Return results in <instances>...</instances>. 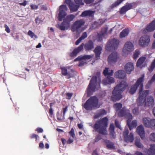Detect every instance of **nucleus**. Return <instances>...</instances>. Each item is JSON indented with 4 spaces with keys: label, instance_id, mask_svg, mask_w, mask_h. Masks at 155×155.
<instances>
[{
    "label": "nucleus",
    "instance_id": "473e14b6",
    "mask_svg": "<svg viewBox=\"0 0 155 155\" xmlns=\"http://www.w3.org/2000/svg\"><path fill=\"white\" fill-rule=\"evenodd\" d=\"M107 147L109 149L114 148V144L113 143L110 142L108 140H105Z\"/></svg>",
    "mask_w": 155,
    "mask_h": 155
},
{
    "label": "nucleus",
    "instance_id": "052dcab7",
    "mask_svg": "<svg viewBox=\"0 0 155 155\" xmlns=\"http://www.w3.org/2000/svg\"><path fill=\"white\" fill-rule=\"evenodd\" d=\"M44 144L42 143L41 142L39 144V147L40 148H44Z\"/></svg>",
    "mask_w": 155,
    "mask_h": 155
},
{
    "label": "nucleus",
    "instance_id": "393cba45",
    "mask_svg": "<svg viewBox=\"0 0 155 155\" xmlns=\"http://www.w3.org/2000/svg\"><path fill=\"white\" fill-rule=\"evenodd\" d=\"M155 30V20L153 21L149 25H147L144 31L147 30L150 32Z\"/></svg>",
    "mask_w": 155,
    "mask_h": 155
},
{
    "label": "nucleus",
    "instance_id": "6e6d98bb",
    "mask_svg": "<svg viewBox=\"0 0 155 155\" xmlns=\"http://www.w3.org/2000/svg\"><path fill=\"white\" fill-rule=\"evenodd\" d=\"M71 93H68L66 94L67 98L68 99H70L72 96Z\"/></svg>",
    "mask_w": 155,
    "mask_h": 155
},
{
    "label": "nucleus",
    "instance_id": "39448f33",
    "mask_svg": "<svg viewBox=\"0 0 155 155\" xmlns=\"http://www.w3.org/2000/svg\"><path fill=\"white\" fill-rule=\"evenodd\" d=\"M101 104H99L98 99L96 96L90 97L84 104V108L87 110H91L100 107Z\"/></svg>",
    "mask_w": 155,
    "mask_h": 155
},
{
    "label": "nucleus",
    "instance_id": "c756f323",
    "mask_svg": "<svg viewBox=\"0 0 155 155\" xmlns=\"http://www.w3.org/2000/svg\"><path fill=\"white\" fill-rule=\"evenodd\" d=\"M102 48L100 46H97L95 48L94 50V52H95L96 57L97 59L99 57V56L101 54V51L102 50Z\"/></svg>",
    "mask_w": 155,
    "mask_h": 155
},
{
    "label": "nucleus",
    "instance_id": "e2e57ef3",
    "mask_svg": "<svg viewBox=\"0 0 155 155\" xmlns=\"http://www.w3.org/2000/svg\"><path fill=\"white\" fill-rule=\"evenodd\" d=\"M78 127L79 129H82L83 127V125L82 124H78Z\"/></svg>",
    "mask_w": 155,
    "mask_h": 155
},
{
    "label": "nucleus",
    "instance_id": "c9c22d12",
    "mask_svg": "<svg viewBox=\"0 0 155 155\" xmlns=\"http://www.w3.org/2000/svg\"><path fill=\"white\" fill-rule=\"evenodd\" d=\"M28 34L31 38H33L34 39L37 38H38L37 36L31 30L29 31Z\"/></svg>",
    "mask_w": 155,
    "mask_h": 155
},
{
    "label": "nucleus",
    "instance_id": "5701e85b",
    "mask_svg": "<svg viewBox=\"0 0 155 155\" xmlns=\"http://www.w3.org/2000/svg\"><path fill=\"white\" fill-rule=\"evenodd\" d=\"M134 69L133 64L131 62H128L124 66V69L127 73L128 74H130Z\"/></svg>",
    "mask_w": 155,
    "mask_h": 155
},
{
    "label": "nucleus",
    "instance_id": "0e129e2a",
    "mask_svg": "<svg viewBox=\"0 0 155 155\" xmlns=\"http://www.w3.org/2000/svg\"><path fill=\"white\" fill-rule=\"evenodd\" d=\"M61 139L63 144L64 145L66 142V140L63 138H62Z\"/></svg>",
    "mask_w": 155,
    "mask_h": 155
},
{
    "label": "nucleus",
    "instance_id": "864d4df0",
    "mask_svg": "<svg viewBox=\"0 0 155 155\" xmlns=\"http://www.w3.org/2000/svg\"><path fill=\"white\" fill-rule=\"evenodd\" d=\"M73 138L70 137L67 141V143L70 144L72 143L74 141Z\"/></svg>",
    "mask_w": 155,
    "mask_h": 155
},
{
    "label": "nucleus",
    "instance_id": "1a4fd4ad",
    "mask_svg": "<svg viewBox=\"0 0 155 155\" xmlns=\"http://www.w3.org/2000/svg\"><path fill=\"white\" fill-rule=\"evenodd\" d=\"M113 71L107 68H106L104 71L103 73L105 76L108 75L107 77L103 81V84L104 85L110 84L114 82V78L110 76L113 74Z\"/></svg>",
    "mask_w": 155,
    "mask_h": 155
},
{
    "label": "nucleus",
    "instance_id": "e433bc0d",
    "mask_svg": "<svg viewBox=\"0 0 155 155\" xmlns=\"http://www.w3.org/2000/svg\"><path fill=\"white\" fill-rule=\"evenodd\" d=\"M57 119L59 120H62L64 119V116H62V113H60L59 112H57Z\"/></svg>",
    "mask_w": 155,
    "mask_h": 155
},
{
    "label": "nucleus",
    "instance_id": "4c0bfd02",
    "mask_svg": "<svg viewBox=\"0 0 155 155\" xmlns=\"http://www.w3.org/2000/svg\"><path fill=\"white\" fill-rule=\"evenodd\" d=\"M111 135L113 136L114 134V126L113 124H110L109 130Z\"/></svg>",
    "mask_w": 155,
    "mask_h": 155
},
{
    "label": "nucleus",
    "instance_id": "bb28decb",
    "mask_svg": "<svg viewBox=\"0 0 155 155\" xmlns=\"http://www.w3.org/2000/svg\"><path fill=\"white\" fill-rule=\"evenodd\" d=\"M146 58L145 57H142L140 58L137 61V66L140 68H142L143 67V64L145 61Z\"/></svg>",
    "mask_w": 155,
    "mask_h": 155
},
{
    "label": "nucleus",
    "instance_id": "a19ab883",
    "mask_svg": "<svg viewBox=\"0 0 155 155\" xmlns=\"http://www.w3.org/2000/svg\"><path fill=\"white\" fill-rule=\"evenodd\" d=\"M155 81V74L153 75V77L152 78L151 80L149 81L148 83L146 85V87L147 88H148L149 85L153 82Z\"/></svg>",
    "mask_w": 155,
    "mask_h": 155
},
{
    "label": "nucleus",
    "instance_id": "2eb2a0df",
    "mask_svg": "<svg viewBox=\"0 0 155 155\" xmlns=\"http://www.w3.org/2000/svg\"><path fill=\"white\" fill-rule=\"evenodd\" d=\"M150 41V39L149 36L144 35L141 37L138 41V44L140 46L145 47L147 46Z\"/></svg>",
    "mask_w": 155,
    "mask_h": 155
},
{
    "label": "nucleus",
    "instance_id": "a878e982",
    "mask_svg": "<svg viewBox=\"0 0 155 155\" xmlns=\"http://www.w3.org/2000/svg\"><path fill=\"white\" fill-rule=\"evenodd\" d=\"M148 155H155V144L150 145V149L145 151Z\"/></svg>",
    "mask_w": 155,
    "mask_h": 155
},
{
    "label": "nucleus",
    "instance_id": "49530a36",
    "mask_svg": "<svg viewBox=\"0 0 155 155\" xmlns=\"http://www.w3.org/2000/svg\"><path fill=\"white\" fill-rule=\"evenodd\" d=\"M75 3L77 5H84V3L82 2V0H74Z\"/></svg>",
    "mask_w": 155,
    "mask_h": 155
},
{
    "label": "nucleus",
    "instance_id": "9d476101",
    "mask_svg": "<svg viewBox=\"0 0 155 155\" xmlns=\"http://www.w3.org/2000/svg\"><path fill=\"white\" fill-rule=\"evenodd\" d=\"M134 49L133 44L130 41H127L125 44L122 51L123 55L126 56Z\"/></svg>",
    "mask_w": 155,
    "mask_h": 155
},
{
    "label": "nucleus",
    "instance_id": "8fccbe9b",
    "mask_svg": "<svg viewBox=\"0 0 155 155\" xmlns=\"http://www.w3.org/2000/svg\"><path fill=\"white\" fill-rule=\"evenodd\" d=\"M35 21L36 23L38 25H39V24H40L41 22V20L38 18H36L35 19Z\"/></svg>",
    "mask_w": 155,
    "mask_h": 155
},
{
    "label": "nucleus",
    "instance_id": "f3484780",
    "mask_svg": "<svg viewBox=\"0 0 155 155\" xmlns=\"http://www.w3.org/2000/svg\"><path fill=\"white\" fill-rule=\"evenodd\" d=\"M107 28L105 27L102 29L100 33L98 34L97 36L98 40L100 41H101L103 38H106L107 34H110L112 31V29H111L110 31L107 32Z\"/></svg>",
    "mask_w": 155,
    "mask_h": 155
},
{
    "label": "nucleus",
    "instance_id": "6ab92c4d",
    "mask_svg": "<svg viewBox=\"0 0 155 155\" xmlns=\"http://www.w3.org/2000/svg\"><path fill=\"white\" fill-rule=\"evenodd\" d=\"M64 2L68 5L70 10L73 12L77 11L79 7V5H74L73 2L71 0H66Z\"/></svg>",
    "mask_w": 155,
    "mask_h": 155
},
{
    "label": "nucleus",
    "instance_id": "a211bd4d",
    "mask_svg": "<svg viewBox=\"0 0 155 155\" xmlns=\"http://www.w3.org/2000/svg\"><path fill=\"white\" fill-rule=\"evenodd\" d=\"M128 133L129 131L128 129H126L124 131L123 135L125 140L127 142H132L134 140L133 134L130 133V135L128 136Z\"/></svg>",
    "mask_w": 155,
    "mask_h": 155
},
{
    "label": "nucleus",
    "instance_id": "338daca9",
    "mask_svg": "<svg viewBox=\"0 0 155 155\" xmlns=\"http://www.w3.org/2000/svg\"><path fill=\"white\" fill-rule=\"evenodd\" d=\"M20 5H22L23 6H25L26 5V4H27V2H26V1H25L24 2H22V3H20Z\"/></svg>",
    "mask_w": 155,
    "mask_h": 155
},
{
    "label": "nucleus",
    "instance_id": "4468645a",
    "mask_svg": "<svg viewBox=\"0 0 155 155\" xmlns=\"http://www.w3.org/2000/svg\"><path fill=\"white\" fill-rule=\"evenodd\" d=\"M143 123L145 127H151L153 129H155V119L145 117L143 119Z\"/></svg>",
    "mask_w": 155,
    "mask_h": 155
},
{
    "label": "nucleus",
    "instance_id": "58836bf2",
    "mask_svg": "<svg viewBox=\"0 0 155 155\" xmlns=\"http://www.w3.org/2000/svg\"><path fill=\"white\" fill-rule=\"evenodd\" d=\"M124 0H117L114 4L111 5V7L112 8L116 7L119 5Z\"/></svg>",
    "mask_w": 155,
    "mask_h": 155
},
{
    "label": "nucleus",
    "instance_id": "0eeeda50",
    "mask_svg": "<svg viewBox=\"0 0 155 155\" xmlns=\"http://www.w3.org/2000/svg\"><path fill=\"white\" fill-rule=\"evenodd\" d=\"M84 23V21L81 20L75 21L72 26L71 31L76 33V38L79 36L80 33L84 30V28L82 27Z\"/></svg>",
    "mask_w": 155,
    "mask_h": 155
},
{
    "label": "nucleus",
    "instance_id": "ea45409f",
    "mask_svg": "<svg viewBox=\"0 0 155 155\" xmlns=\"http://www.w3.org/2000/svg\"><path fill=\"white\" fill-rule=\"evenodd\" d=\"M140 54V52L139 50H136L135 51L134 53V54L133 58L134 59H136L139 56V55Z\"/></svg>",
    "mask_w": 155,
    "mask_h": 155
},
{
    "label": "nucleus",
    "instance_id": "7c9ffc66",
    "mask_svg": "<svg viewBox=\"0 0 155 155\" xmlns=\"http://www.w3.org/2000/svg\"><path fill=\"white\" fill-rule=\"evenodd\" d=\"M94 48L93 44L91 41H90L86 44L84 48L86 50H90Z\"/></svg>",
    "mask_w": 155,
    "mask_h": 155
},
{
    "label": "nucleus",
    "instance_id": "bf43d9fd",
    "mask_svg": "<svg viewBox=\"0 0 155 155\" xmlns=\"http://www.w3.org/2000/svg\"><path fill=\"white\" fill-rule=\"evenodd\" d=\"M82 40L80 38H79L75 42V45H78Z\"/></svg>",
    "mask_w": 155,
    "mask_h": 155
},
{
    "label": "nucleus",
    "instance_id": "6e6552de",
    "mask_svg": "<svg viewBox=\"0 0 155 155\" xmlns=\"http://www.w3.org/2000/svg\"><path fill=\"white\" fill-rule=\"evenodd\" d=\"M144 75H143L142 76L139 78L137 81L136 83L134 85H132L130 88V89L129 90V92L132 94H134L136 91L138 87L140 88V91H139V94L140 91H143V81L144 79Z\"/></svg>",
    "mask_w": 155,
    "mask_h": 155
},
{
    "label": "nucleus",
    "instance_id": "f704fd0d",
    "mask_svg": "<svg viewBox=\"0 0 155 155\" xmlns=\"http://www.w3.org/2000/svg\"><path fill=\"white\" fill-rule=\"evenodd\" d=\"M135 144L136 146L139 148H142L143 147L142 144L140 142L139 138L136 140Z\"/></svg>",
    "mask_w": 155,
    "mask_h": 155
},
{
    "label": "nucleus",
    "instance_id": "aec40b11",
    "mask_svg": "<svg viewBox=\"0 0 155 155\" xmlns=\"http://www.w3.org/2000/svg\"><path fill=\"white\" fill-rule=\"evenodd\" d=\"M118 58V55L117 52H115L110 54L108 56V61L110 64L116 62Z\"/></svg>",
    "mask_w": 155,
    "mask_h": 155
},
{
    "label": "nucleus",
    "instance_id": "5fc2aeb1",
    "mask_svg": "<svg viewBox=\"0 0 155 155\" xmlns=\"http://www.w3.org/2000/svg\"><path fill=\"white\" fill-rule=\"evenodd\" d=\"M94 0H84V2L88 4L93 2Z\"/></svg>",
    "mask_w": 155,
    "mask_h": 155
},
{
    "label": "nucleus",
    "instance_id": "cd10ccee",
    "mask_svg": "<svg viewBox=\"0 0 155 155\" xmlns=\"http://www.w3.org/2000/svg\"><path fill=\"white\" fill-rule=\"evenodd\" d=\"M132 5L131 4L126 5L125 6H123L121 9L120 12L121 14H123L125 13L126 11L131 8Z\"/></svg>",
    "mask_w": 155,
    "mask_h": 155
},
{
    "label": "nucleus",
    "instance_id": "f03ea898",
    "mask_svg": "<svg viewBox=\"0 0 155 155\" xmlns=\"http://www.w3.org/2000/svg\"><path fill=\"white\" fill-rule=\"evenodd\" d=\"M149 93L148 90H145L143 91H140L138 98L137 100V103L138 106L144 105V107H152L154 105V100L153 97L151 96H148L146 99L147 96Z\"/></svg>",
    "mask_w": 155,
    "mask_h": 155
},
{
    "label": "nucleus",
    "instance_id": "774afa93",
    "mask_svg": "<svg viewBox=\"0 0 155 155\" xmlns=\"http://www.w3.org/2000/svg\"><path fill=\"white\" fill-rule=\"evenodd\" d=\"M152 48L153 49L155 48V40L153 42L152 45Z\"/></svg>",
    "mask_w": 155,
    "mask_h": 155
},
{
    "label": "nucleus",
    "instance_id": "7ed1b4c3",
    "mask_svg": "<svg viewBox=\"0 0 155 155\" xmlns=\"http://www.w3.org/2000/svg\"><path fill=\"white\" fill-rule=\"evenodd\" d=\"M100 74V73L97 72L96 76H93L91 79L87 90L88 96L91 95L93 92L100 88L101 83Z\"/></svg>",
    "mask_w": 155,
    "mask_h": 155
},
{
    "label": "nucleus",
    "instance_id": "13d9d810",
    "mask_svg": "<svg viewBox=\"0 0 155 155\" xmlns=\"http://www.w3.org/2000/svg\"><path fill=\"white\" fill-rule=\"evenodd\" d=\"M38 133H42L43 131V130L40 128H38L35 130Z\"/></svg>",
    "mask_w": 155,
    "mask_h": 155
},
{
    "label": "nucleus",
    "instance_id": "79ce46f5",
    "mask_svg": "<svg viewBox=\"0 0 155 155\" xmlns=\"http://www.w3.org/2000/svg\"><path fill=\"white\" fill-rule=\"evenodd\" d=\"M133 113L135 115H138L139 114V109L138 107H135L133 110Z\"/></svg>",
    "mask_w": 155,
    "mask_h": 155
},
{
    "label": "nucleus",
    "instance_id": "20e7f679",
    "mask_svg": "<svg viewBox=\"0 0 155 155\" xmlns=\"http://www.w3.org/2000/svg\"><path fill=\"white\" fill-rule=\"evenodd\" d=\"M128 86L127 84L125 81H123L117 85L112 92L111 99L114 101L120 99L122 98L121 93L124 91Z\"/></svg>",
    "mask_w": 155,
    "mask_h": 155
},
{
    "label": "nucleus",
    "instance_id": "2f4dec72",
    "mask_svg": "<svg viewBox=\"0 0 155 155\" xmlns=\"http://www.w3.org/2000/svg\"><path fill=\"white\" fill-rule=\"evenodd\" d=\"M128 33L129 31L128 29H124L120 33V37L121 38L125 37L128 35Z\"/></svg>",
    "mask_w": 155,
    "mask_h": 155
},
{
    "label": "nucleus",
    "instance_id": "423d86ee",
    "mask_svg": "<svg viewBox=\"0 0 155 155\" xmlns=\"http://www.w3.org/2000/svg\"><path fill=\"white\" fill-rule=\"evenodd\" d=\"M108 119L107 117L102 119L99 122H97L94 126V128L99 134H107L106 127L107 125Z\"/></svg>",
    "mask_w": 155,
    "mask_h": 155
},
{
    "label": "nucleus",
    "instance_id": "69168bd1",
    "mask_svg": "<svg viewBox=\"0 0 155 155\" xmlns=\"http://www.w3.org/2000/svg\"><path fill=\"white\" fill-rule=\"evenodd\" d=\"M41 47V45L40 43H39L38 44V45H37L36 46V48H39Z\"/></svg>",
    "mask_w": 155,
    "mask_h": 155
},
{
    "label": "nucleus",
    "instance_id": "f8f14e48",
    "mask_svg": "<svg viewBox=\"0 0 155 155\" xmlns=\"http://www.w3.org/2000/svg\"><path fill=\"white\" fill-rule=\"evenodd\" d=\"M127 120V124L128 125L130 130L133 128H135L137 125V121L136 120H133L131 123L130 121L132 119L133 117L131 114L129 112H127L125 117Z\"/></svg>",
    "mask_w": 155,
    "mask_h": 155
},
{
    "label": "nucleus",
    "instance_id": "603ef678",
    "mask_svg": "<svg viewBox=\"0 0 155 155\" xmlns=\"http://www.w3.org/2000/svg\"><path fill=\"white\" fill-rule=\"evenodd\" d=\"M115 124L116 126L117 127H118L121 130V127L120 126V125L119 122H118V121H117V120H116L115 121Z\"/></svg>",
    "mask_w": 155,
    "mask_h": 155
},
{
    "label": "nucleus",
    "instance_id": "9b49d317",
    "mask_svg": "<svg viewBox=\"0 0 155 155\" xmlns=\"http://www.w3.org/2000/svg\"><path fill=\"white\" fill-rule=\"evenodd\" d=\"M119 43V41L117 39H112L107 42L106 46V49L107 51H110L117 49Z\"/></svg>",
    "mask_w": 155,
    "mask_h": 155
},
{
    "label": "nucleus",
    "instance_id": "3c124183",
    "mask_svg": "<svg viewBox=\"0 0 155 155\" xmlns=\"http://www.w3.org/2000/svg\"><path fill=\"white\" fill-rule=\"evenodd\" d=\"M5 31L7 33H9L10 32V30L8 26L6 25H5Z\"/></svg>",
    "mask_w": 155,
    "mask_h": 155
},
{
    "label": "nucleus",
    "instance_id": "c85d7f7f",
    "mask_svg": "<svg viewBox=\"0 0 155 155\" xmlns=\"http://www.w3.org/2000/svg\"><path fill=\"white\" fill-rule=\"evenodd\" d=\"M94 13V12L93 11L90 10L82 12L81 16L82 17L86 16H93Z\"/></svg>",
    "mask_w": 155,
    "mask_h": 155
},
{
    "label": "nucleus",
    "instance_id": "37998d69",
    "mask_svg": "<svg viewBox=\"0 0 155 155\" xmlns=\"http://www.w3.org/2000/svg\"><path fill=\"white\" fill-rule=\"evenodd\" d=\"M149 138L150 140L155 142V134L151 133L150 135Z\"/></svg>",
    "mask_w": 155,
    "mask_h": 155
},
{
    "label": "nucleus",
    "instance_id": "c03bdc74",
    "mask_svg": "<svg viewBox=\"0 0 155 155\" xmlns=\"http://www.w3.org/2000/svg\"><path fill=\"white\" fill-rule=\"evenodd\" d=\"M61 70L62 74L64 75H66L67 74V71L66 68L64 67L61 68Z\"/></svg>",
    "mask_w": 155,
    "mask_h": 155
},
{
    "label": "nucleus",
    "instance_id": "4d7b16f0",
    "mask_svg": "<svg viewBox=\"0 0 155 155\" xmlns=\"http://www.w3.org/2000/svg\"><path fill=\"white\" fill-rule=\"evenodd\" d=\"M31 7L32 9H37L38 8V6L35 5H31Z\"/></svg>",
    "mask_w": 155,
    "mask_h": 155
},
{
    "label": "nucleus",
    "instance_id": "a18cd8bd",
    "mask_svg": "<svg viewBox=\"0 0 155 155\" xmlns=\"http://www.w3.org/2000/svg\"><path fill=\"white\" fill-rule=\"evenodd\" d=\"M70 135L73 138H74L75 137V134L74 133V130L72 128L71 130L69 132Z\"/></svg>",
    "mask_w": 155,
    "mask_h": 155
},
{
    "label": "nucleus",
    "instance_id": "4be33fe9",
    "mask_svg": "<svg viewBox=\"0 0 155 155\" xmlns=\"http://www.w3.org/2000/svg\"><path fill=\"white\" fill-rule=\"evenodd\" d=\"M114 77L120 79H123L126 76V73L123 70H120L114 73Z\"/></svg>",
    "mask_w": 155,
    "mask_h": 155
},
{
    "label": "nucleus",
    "instance_id": "ddd939ff",
    "mask_svg": "<svg viewBox=\"0 0 155 155\" xmlns=\"http://www.w3.org/2000/svg\"><path fill=\"white\" fill-rule=\"evenodd\" d=\"M114 107L117 113H118V115L119 117H125L126 114L127 112H129L128 110H126L125 108H123L122 110L120 111H118L122 107V105L120 103H117L115 104Z\"/></svg>",
    "mask_w": 155,
    "mask_h": 155
},
{
    "label": "nucleus",
    "instance_id": "09e8293b",
    "mask_svg": "<svg viewBox=\"0 0 155 155\" xmlns=\"http://www.w3.org/2000/svg\"><path fill=\"white\" fill-rule=\"evenodd\" d=\"M87 37V34L86 32H84L83 33L81 36L80 38H81V39L82 40L86 38Z\"/></svg>",
    "mask_w": 155,
    "mask_h": 155
},
{
    "label": "nucleus",
    "instance_id": "dca6fc26",
    "mask_svg": "<svg viewBox=\"0 0 155 155\" xmlns=\"http://www.w3.org/2000/svg\"><path fill=\"white\" fill-rule=\"evenodd\" d=\"M92 57V56L90 55H81L76 58L74 61H79V66H81L86 64V60L89 59Z\"/></svg>",
    "mask_w": 155,
    "mask_h": 155
},
{
    "label": "nucleus",
    "instance_id": "72a5a7b5",
    "mask_svg": "<svg viewBox=\"0 0 155 155\" xmlns=\"http://www.w3.org/2000/svg\"><path fill=\"white\" fill-rule=\"evenodd\" d=\"M106 112L104 110H101L98 111L97 112V115L95 116V118H97L101 116L106 114Z\"/></svg>",
    "mask_w": 155,
    "mask_h": 155
},
{
    "label": "nucleus",
    "instance_id": "680f3d73",
    "mask_svg": "<svg viewBox=\"0 0 155 155\" xmlns=\"http://www.w3.org/2000/svg\"><path fill=\"white\" fill-rule=\"evenodd\" d=\"M92 155H99L97 153V151L96 149L93 151L92 153Z\"/></svg>",
    "mask_w": 155,
    "mask_h": 155
},
{
    "label": "nucleus",
    "instance_id": "f257e3e1",
    "mask_svg": "<svg viewBox=\"0 0 155 155\" xmlns=\"http://www.w3.org/2000/svg\"><path fill=\"white\" fill-rule=\"evenodd\" d=\"M68 10V8L67 6L64 5L60 6L59 9L58 19L60 21H61L63 19V22L59 25V28L61 30L68 29L70 26V22L75 17L74 15H70L65 18L67 15L66 12Z\"/></svg>",
    "mask_w": 155,
    "mask_h": 155
},
{
    "label": "nucleus",
    "instance_id": "de8ad7c7",
    "mask_svg": "<svg viewBox=\"0 0 155 155\" xmlns=\"http://www.w3.org/2000/svg\"><path fill=\"white\" fill-rule=\"evenodd\" d=\"M68 110V107L66 106L65 108H63L62 111L63 113V115L64 116L65 114Z\"/></svg>",
    "mask_w": 155,
    "mask_h": 155
},
{
    "label": "nucleus",
    "instance_id": "412c9836",
    "mask_svg": "<svg viewBox=\"0 0 155 155\" xmlns=\"http://www.w3.org/2000/svg\"><path fill=\"white\" fill-rule=\"evenodd\" d=\"M136 132L140 135L142 139H144L145 132L144 128L142 125H140L137 127Z\"/></svg>",
    "mask_w": 155,
    "mask_h": 155
},
{
    "label": "nucleus",
    "instance_id": "b1692460",
    "mask_svg": "<svg viewBox=\"0 0 155 155\" xmlns=\"http://www.w3.org/2000/svg\"><path fill=\"white\" fill-rule=\"evenodd\" d=\"M84 45V44L82 43L78 48L75 49L70 54V56L71 57H74L76 56L77 54L81 51L83 49Z\"/></svg>",
    "mask_w": 155,
    "mask_h": 155
}]
</instances>
